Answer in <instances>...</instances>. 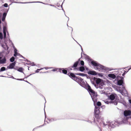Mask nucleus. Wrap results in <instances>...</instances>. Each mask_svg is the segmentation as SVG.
Masks as SVG:
<instances>
[{
    "instance_id": "f257e3e1",
    "label": "nucleus",
    "mask_w": 131,
    "mask_h": 131,
    "mask_svg": "<svg viewBox=\"0 0 131 131\" xmlns=\"http://www.w3.org/2000/svg\"><path fill=\"white\" fill-rule=\"evenodd\" d=\"M6 23L4 22L3 25V35L2 33L0 32V39H3L4 40V43L3 44H2L1 46L5 50H7V52H8V47L7 45V41L6 40V32L8 35V32L7 30V28L6 26Z\"/></svg>"
},
{
    "instance_id": "f03ea898",
    "label": "nucleus",
    "mask_w": 131,
    "mask_h": 131,
    "mask_svg": "<svg viewBox=\"0 0 131 131\" xmlns=\"http://www.w3.org/2000/svg\"><path fill=\"white\" fill-rule=\"evenodd\" d=\"M81 85L82 86L84 87L88 90L91 95L94 103L96 102L97 99L96 98L97 96V92H95L92 90L89 84L86 85L85 84H83Z\"/></svg>"
},
{
    "instance_id": "7ed1b4c3",
    "label": "nucleus",
    "mask_w": 131,
    "mask_h": 131,
    "mask_svg": "<svg viewBox=\"0 0 131 131\" xmlns=\"http://www.w3.org/2000/svg\"><path fill=\"white\" fill-rule=\"evenodd\" d=\"M94 105L95 106L94 110V116L96 119L97 120L100 118V108L95 104V102L94 103Z\"/></svg>"
},
{
    "instance_id": "20e7f679",
    "label": "nucleus",
    "mask_w": 131,
    "mask_h": 131,
    "mask_svg": "<svg viewBox=\"0 0 131 131\" xmlns=\"http://www.w3.org/2000/svg\"><path fill=\"white\" fill-rule=\"evenodd\" d=\"M75 74L73 73H71V72H69L68 74V75L71 78L74 80H75L77 78V77L75 75Z\"/></svg>"
},
{
    "instance_id": "39448f33",
    "label": "nucleus",
    "mask_w": 131,
    "mask_h": 131,
    "mask_svg": "<svg viewBox=\"0 0 131 131\" xmlns=\"http://www.w3.org/2000/svg\"><path fill=\"white\" fill-rule=\"evenodd\" d=\"M80 61V59H79L78 60L75 62L73 66L71 67V68H73V70H75L77 69L76 67H77L78 64L79 62Z\"/></svg>"
},
{
    "instance_id": "423d86ee",
    "label": "nucleus",
    "mask_w": 131,
    "mask_h": 131,
    "mask_svg": "<svg viewBox=\"0 0 131 131\" xmlns=\"http://www.w3.org/2000/svg\"><path fill=\"white\" fill-rule=\"evenodd\" d=\"M124 114L125 116H130L131 114V111L129 110H125L124 112Z\"/></svg>"
},
{
    "instance_id": "0eeeda50",
    "label": "nucleus",
    "mask_w": 131,
    "mask_h": 131,
    "mask_svg": "<svg viewBox=\"0 0 131 131\" xmlns=\"http://www.w3.org/2000/svg\"><path fill=\"white\" fill-rule=\"evenodd\" d=\"M77 78L75 79V81L78 82L79 83H80L81 84V83H83V79H82L81 78L79 77H77Z\"/></svg>"
},
{
    "instance_id": "6e6552de",
    "label": "nucleus",
    "mask_w": 131,
    "mask_h": 131,
    "mask_svg": "<svg viewBox=\"0 0 131 131\" xmlns=\"http://www.w3.org/2000/svg\"><path fill=\"white\" fill-rule=\"evenodd\" d=\"M9 43L10 44V45H11V46L13 47L14 49V53L17 52V49L16 48L15 46H14L13 44L12 43V42L9 40Z\"/></svg>"
},
{
    "instance_id": "1a4fd4ad",
    "label": "nucleus",
    "mask_w": 131,
    "mask_h": 131,
    "mask_svg": "<svg viewBox=\"0 0 131 131\" xmlns=\"http://www.w3.org/2000/svg\"><path fill=\"white\" fill-rule=\"evenodd\" d=\"M104 67L99 64L97 66V67L96 68V69H97L98 70L100 71L101 70L104 69Z\"/></svg>"
},
{
    "instance_id": "9d476101",
    "label": "nucleus",
    "mask_w": 131,
    "mask_h": 131,
    "mask_svg": "<svg viewBox=\"0 0 131 131\" xmlns=\"http://www.w3.org/2000/svg\"><path fill=\"white\" fill-rule=\"evenodd\" d=\"M58 71L61 73L62 72L63 73L65 74H66L67 73V71L66 70L64 69L63 68L59 69Z\"/></svg>"
},
{
    "instance_id": "9b49d317",
    "label": "nucleus",
    "mask_w": 131,
    "mask_h": 131,
    "mask_svg": "<svg viewBox=\"0 0 131 131\" xmlns=\"http://www.w3.org/2000/svg\"><path fill=\"white\" fill-rule=\"evenodd\" d=\"M16 64V62L15 61L14 62L12 63H10L9 66V69H14V67L15 66V64Z\"/></svg>"
},
{
    "instance_id": "f8f14e48",
    "label": "nucleus",
    "mask_w": 131,
    "mask_h": 131,
    "mask_svg": "<svg viewBox=\"0 0 131 131\" xmlns=\"http://www.w3.org/2000/svg\"><path fill=\"white\" fill-rule=\"evenodd\" d=\"M126 71L123 69H121L118 71V73L119 75L122 74V76H124L125 74Z\"/></svg>"
},
{
    "instance_id": "ddd939ff",
    "label": "nucleus",
    "mask_w": 131,
    "mask_h": 131,
    "mask_svg": "<svg viewBox=\"0 0 131 131\" xmlns=\"http://www.w3.org/2000/svg\"><path fill=\"white\" fill-rule=\"evenodd\" d=\"M88 73L89 74H91L93 75H95L97 74L96 72L94 71H90Z\"/></svg>"
},
{
    "instance_id": "4468645a",
    "label": "nucleus",
    "mask_w": 131,
    "mask_h": 131,
    "mask_svg": "<svg viewBox=\"0 0 131 131\" xmlns=\"http://www.w3.org/2000/svg\"><path fill=\"white\" fill-rule=\"evenodd\" d=\"M115 97V96L113 94H112L110 95L109 97L110 99L112 101L114 100Z\"/></svg>"
},
{
    "instance_id": "2eb2a0df",
    "label": "nucleus",
    "mask_w": 131,
    "mask_h": 131,
    "mask_svg": "<svg viewBox=\"0 0 131 131\" xmlns=\"http://www.w3.org/2000/svg\"><path fill=\"white\" fill-rule=\"evenodd\" d=\"M6 60L5 58H3L0 60V64H4L6 63Z\"/></svg>"
},
{
    "instance_id": "dca6fc26",
    "label": "nucleus",
    "mask_w": 131,
    "mask_h": 131,
    "mask_svg": "<svg viewBox=\"0 0 131 131\" xmlns=\"http://www.w3.org/2000/svg\"><path fill=\"white\" fill-rule=\"evenodd\" d=\"M108 76L110 78H112L113 79H115L116 77L115 75L113 74H110L108 75Z\"/></svg>"
},
{
    "instance_id": "f3484780",
    "label": "nucleus",
    "mask_w": 131,
    "mask_h": 131,
    "mask_svg": "<svg viewBox=\"0 0 131 131\" xmlns=\"http://www.w3.org/2000/svg\"><path fill=\"white\" fill-rule=\"evenodd\" d=\"M91 63L95 67H97V66H98V65L99 64V63H97L95 61H92L91 62Z\"/></svg>"
},
{
    "instance_id": "a211bd4d",
    "label": "nucleus",
    "mask_w": 131,
    "mask_h": 131,
    "mask_svg": "<svg viewBox=\"0 0 131 131\" xmlns=\"http://www.w3.org/2000/svg\"><path fill=\"white\" fill-rule=\"evenodd\" d=\"M123 83V82L122 80H119L117 81V84L119 85H122Z\"/></svg>"
},
{
    "instance_id": "6ab92c4d",
    "label": "nucleus",
    "mask_w": 131,
    "mask_h": 131,
    "mask_svg": "<svg viewBox=\"0 0 131 131\" xmlns=\"http://www.w3.org/2000/svg\"><path fill=\"white\" fill-rule=\"evenodd\" d=\"M101 81V80L100 79L98 78L97 79L96 81V83L97 84H99Z\"/></svg>"
},
{
    "instance_id": "aec40b11",
    "label": "nucleus",
    "mask_w": 131,
    "mask_h": 131,
    "mask_svg": "<svg viewBox=\"0 0 131 131\" xmlns=\"http://www.w3.org/2000/svg\"><path fill=\"white\" fill-rule=\"evenodd\" d=\"M85 70L83 66L79 68V70L83 72L84 70Z\"/></svg>"
},
{
    "instance_id": "412c9836",
    "label": "nucleus",
    "mask_w": 131,
    "mask_h": 131,
    "mask_svg": "<svg viewBox=\"0 0 131 131\" xmlns=\"http://www.w3.org/2000/svg\"><path fill=\"white\" fill-rule=\"evenodd\" d=\"M75 74L76 75H78L80 76H84L85 75V74L83 73H75Z\"/></svg>"
},
{
    "instance_id": "4be33fe9",
    "label": "nucleus",
    "mask_w": 131,
    "mask_h": 131,
    "mask_svg": "<svg viewBox=\"0 0 131 131\" xmlns=\"http://www.w3.org/2000/svg\"><path fill=\"white\" fill-rule=\"evenodd\" d=\"M109 103H113L114 104V105H116L117 104V101L116 100H115L114 101H111Z\"/></svg>"
},
{
    "instance_id": "5701e85b",
    "label": "nucleus",
    "mask_w": 131,
    "mask_h": 131,
    "mask_svg": "<svg viewBox=\"0 0 131 131\" xmlns=\"http://www.w3.org/2000/svg\"><path fill=\"white\" fill-rule=\"evenodd\" d=\"M6 70V69L5 67H1V69H0V72L4 71L5 70Z\"/></svg>"
},
{
    "instance_id": "b1692460",
    "label": "nucleus",
    "mask_w": 131,
    "mask_h": 131,
    "mask_svg": "<svg viewBox=\"0 0 131 131\" xmlns=\"http://www.w3.org/2000/svg\"><path fill=\"white\" fill-rule=\"evenodd\" d=\"M96 102H95V103ZM95 104L96 106H98V107H99V106H101V103L99 102H99H97V103H96V105Z\"/></svg>"
},
{
    "instance_id": "393cba45",
    "label": "nucleus",
    "mask_w": 131,
    "mask_h": 131,
    "mask_svg": "<svg viewBox=\"0 0 131 131\" xmlns=\"http://www.w3.org/2000/svg\"><path fill=\"white\" fill-rule=\"evenodd\" d=\"M15 59V58L14 57H12L10 59V61L11 62H13Z\"/></svg>"
},
{
    "instance_id": "a878e982",
    "label": "nucleus",
    "mask_w": 131,
    "mask_h": 131,
    "mask_svg": "<svg viewBox=\"0 0 131 131\" xmlns=\"http://www.w3.org/2000/svg\"><path fill=\"white\" fill-rule=\"evenodd\" d=\"M7 12H4L3 14V15H2V17H6V16L7 14Z\"/></svg>"
},
{
    "instance_id": "bb28decb",
    "label": "nucleus",
    "mask_w": 131,
    "mask_h": 131,
    "mask_svg": "<svg viewBox=\"0 0 131 131\" xmlns=\"http://www.w3.org/2000/svg\"><path fill=\"white\" fill-rule=\"evenodd\" d=\"M23 69L22 68H19L18 69V71L22 72H23Z\"/></svg>"
},
{
    "instance_id": "cd10ccee",
    "label": "nucleus",
    "mask_w": 131,
    "mask_h": 131,
    "mask_svg": "<svg viewBox=\"0 0 131 131\" xmlns=\"http://www.w3.org/2000/svg\"><path fill=\"white\" fill-rule=\"evenodd\" d=\"M44 68H40V69H38L36 71V73H38L39 72V71H40L41 70L43 69Z\"/></svg>"
},
{
    "instance_id": "c85d7f7f",
    "label": "nucleus",
    "mask_w": 131,
    "mask_h": 131,
    "mask_svg": "<svg viewBox=\"0 0 131 131\" xmlns=\"http://www.w3.org/2000/svg\"><path fill=\"white\" fill-rule=\"evenodd\" d=\"M3 6L5 7H7L8 6V5L7 3H5L3 4Z\"/></svg>"
},
{
    "instance_id": "c756f323",
    "label": "nucleus",
    "mask_w": 131,
    "mask_h": 131,
    "mask_svg": "<svg viewBox=\"0 0 131 131\" xmlns=\"http://www.w3.org/2000/svg\"><path fill=\"white\" fill-rule=\"evenodd\" d=\"M80 64L82 66H83L84 64V63L83 60H81L80 61Z\"/></svg>"
},
{
    "instance_id": "7c9ffc66",
    "label": "nucleus",
    "mask_w": 131,
    "mask_h": 131,
    "mask_svg": "<svg viewBox=\"0 0 131 131\" xmlns=\"http://www.w3.org/2000/svg\"><path fill=\"white\" fill-rule=\"evenodd\" d=\"M14 69L16 70H17L18 71V67L17 66H16L15 67H14Z\"/></svg>"
},
{
    "instance_id": "2f4dec72",
    "label": "nucleus",
    "mask_w": 131,
    "mask_h": 131,
    "mask_svg": "<svg viewBox=\"0 0 131 131\" xmlns=\"http://www.w3.org/2000/svg\"><path fill=\"white\" fill-rule=\"evenodd\" d=\"M58 69H58L56 68L55 69L52 70L53 71H58Z\"/></svg>"
},
{
    "instance_id": "473e14b6",
    "label": "nucleus",
    "mask_w": 131,
    "mask_h": 131,
    "mask_svg": "<svg viewBox=\"0 0 131 131\" xmlns=\"http://www.w3.org/2000/svg\"><path fill=\"white\" fill-rule=\"evenodd\" d=\"M52 68V67H44V68L45 69H46L47 70L48 69H50Z\"/></svg>"
},
{
    "instance_id": "72a5a7b5",
    "label": "nucleus",
    "mask_w": 131,
    "mask_h": 131,
    "mask_svg": "<svg viewBox=\"0 0 131 131\" xmlns=\"http://www.w3.org/2000/svg\"><path fill=\"white\" fill-rule=\"evenodd\" d=\"M3 52H0V57H3Z\"/></svg>"
},
{
    "instance_id": "f704fd0d",
    "label": "nucleus",
    "mask_w": 131,
    "mask_h": 131,
    "mask_svg": "<svg viewBox=\"0 0 131 131\" xmlns=\"http://www.w3.org/2000/svg\"><path fill=\"white\" fill-rule=\"evenodd\" d=\"M18 53L17 52L14 53V56L15 57H16L18 55Z\"/></svg>"
},
{
    "instance_id": "c9c22d12",
    "label": "nucleus",
    "mask_w": 131,
    "mask_h": 131,
    "mask_svg": "<svg viewBox=\"0 0 131 131\" xmlns=\"http://www.w3.org/2000/svg\"><path fill=\"white\" fill-rule=\"evenodd\" d=\"M5 17H2V20L3 21H4L5 20Z\"/></svg>"
},
{
    "instance_id": "e433bc0d",
    "label": "nucleus",
    "mask_w": 131,
    "mask_h": 131,
    "mask_svg": "<svg viewBox=\"0 0 131 131\" xmlns=\"http://www.w3.org/2000/svg\"><path fill=\"white\" fill-rule=\"evenodd\" d=\"M18 55L20 57H23L19 53H18Z\"/></svg>"
},
{
    "instance_id": "4c0bfd02",
    "label": "nucleus",
    "mask_w": 131,
    "mask_h": 131,
    "mask_svg": "<svg viewBox=\"0 0 131 131\" xmlns=\"http://www.w3.org/2000/svg\"><path fill=\"white\" fill-rule=\"evenodd\" d=\"M1 23H2V21H1V19H0V28H1Z\"/></svg>"
},
{
    "instance_id": "58836bf2",
    "label": "nucleus",
    "mask_w": 131,
    "mask_h": 131,
    "mask_svg": "<svg viewBox=\"0 0 131 131\" xmlns=\"http://www.w3.org/2000/svg\"><path fill=\"white\" fill-rule=\"evenodd\" d=\"M48 72V71H47V72H40V73H46V72Z\"/></svg>"
},
{
    "instance_id": "ea45409f",
    "label": "nucleus",
    "mask_w": 131,
    "mask_h": 131,
    "mask_svg": "<svg viewBox=\"0 0 131 131\" xmlns=\"http://www.w3.org/2000/svg\"><path fill=\"white\" fill-rule=\"evenodd\" d=\"M129 103L131 104V100H129Z\"/></svg>"
},
{
    "instance_id": "a19ab883",
    "label": "nucleus",
    "mask_w": 131,
    "mask_h": 131,
    "mask_svg": "<svg viewBox=\"0 0 131 131\" xmlns=\"http://www.w3.org/2000/svg\"><path fill=\"white\" fill-rule=\"evenodd\" d=\"M106 103H107V104H108V103H109V102H108V101H107L106 102Z\"/></svg>"
},
{
    "instance_id": "79ce46f5",
    "label": "nucleus",
    "mask_w": 131,
    "mask_h": 131,
    "mask_svg": "<svg viewBox=\"0 0 131 131\" xmlns=\"http://www.w3.org/2000/svg\"><path fill=\"white\" fill-rule=\"evenodd\" d=\"M0 77H6L5 76H3V75H1V76H0Z\"/></svg>"
},
{
    "instance_id": "37998d69",
    "label": "nucleus",
    "mask_w": 131,
    "mask_h": 131,
    "mask_svg": "<svg viewBox=\"0 0 131 131\" xmlns=\"http://www.w3.org/2000/svg\"><path fill=\"white\" fill-rule=\"evenodd\" d=\"M2 57H0V60L2 59Z\"/></svg>"
},
{
    "instance_id": "c03bdc74",
    "label": "nucleus",
    "mask_w": 131,
    "mask_h": 131,
    "mask_svg": "<svg viewBox=\"0 0 131 131\" xmlns=\"http://www.w3.org/2000/svg\"><path fill=\"white\" fill-rule=\"evenodd\" d=\"M94 122H95V118H94Z\"/></svg>"
},
{
    "instance_id": "a18cd8bd",
    "label": "nucleus",
    "mask_w": 131,
    "mask_h": 131,
    "mask_svg": "<svg viewBox=\"0 0 131 131\" xmlns=\"http://www.w3.org/2000/svg\"><path fill=\"white\" fill-rule=\"evenodd\" d=\"M7 69H8V66H7Z\"/></svg>"
},
{
    "instance_id": "49530a36",
    "label": "nucleus",
    "mask_w": 131,
    "mask_h": 131,
    "mask_svg": "<svg viewBox=\"0 0 131 131\" xmlns=\"http://www.w3.org/2000/svg\"><path fill=\"white\" fill-rule=\"evenodd\" d=\"M8 10H7V11L8 12Z\"/></svg>"
},
{
    "instance_id": "de8ad7c7",
    "label": "nucleus",
    "mask_w": 131,
    "mask_h": 131,
    "mask_svg": "<svg viewBox=\"0 0 131 131\" xmlns=\"http://www.w3.org/2000/svg\"><path fill=\"white\" fill-rule=\"evenodd\" d=\"M0 131H1L0 130Z\"/></svg>"
}]
</instances>
